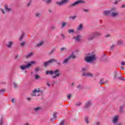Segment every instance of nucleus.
I'll list each match as a JSON object with an SVG mask.
<instances>
[{"mask_svg": "<svg viewBox=\"0 0 125 125\" xmlns=\"http://www.w3.org/2000/svg\"><path fill=\"white\" fill-rule=\"evenodd\" d=\"M119 120H120V115H116L112 117V122L113 124H114V125L117 124V123H119Z\"/></svg>", "mask_w": 125, "mask_h": 125, "instance_id": "6e6552de", "label": "nucleus"}, {"mask_svg": "<svg viewBox=\"0 0 125 125\" xmlns=\"http://www.w3.org/2000/svg\"><path fill=\"white\" fill-rule=\"evenodd\" d=\"M42 44H43V42H41L36 45V47H41Z\"/></svg>", "mask_w": 125, "mask_h": 125, "instance_id": "b1692460", "label": "nucleus"}, {"mask_svg": "<svg viewBox=\"0 0 125 125\" xmlns=\"http://www.w3.org/2000/svg\"><path fill=\"white\" fill-rule=\"evenodd\" d=\"M12 102L13 103H14V102H15V99H12Z\"/></svg>", "mask_w": 125, "mask_h": 125, "instance_id": "4d7b16f0", "label": "nucleus"}, {"mask_svg": "<svg viewBox=\"0 0 125 125\" xmlns=\"http://www.w3.org/2000/svg\"><path fill=\"white\" fill-rule=\"evenodd\" d=\"M35 15L36 17H37V18H41V17H42V14H41L39 12H36L35 14Z\"/></svg>", "mask_w": 125, "mask_h": 125, "instance_id": "6ab92c4d", "label": "nucleus"}, {"mask_svg": "<svg viewBox=\"0 0 125 125\" xmlns=\"http://www.w3.org/2000/svg\"><path fill=\"white\" fill-rule=\"evenodd\" d=\"M81 87H82V85H81L77 86V88H81Z\"/></svg>", "mask_w": 125, "mask_h": 125, "instance_id": "bf43d9fd", "label": "nucleus"}, {"mask_svg": "<svg viewBox=\"0 0 125 125\" xmlns=\"http://www.w3.org/2000/svg\"><path fill=\"white\" fill-rule=\"evenodd\" d=\"M118 44H122V43H123V41L122 40L118 41Z\"/></svg>", "mask_w": 125, "mask_h": 125, "instance_id": "4c0bfd02", "label": "nucleus"}, {"mask_svg": "<svg viewBox=\"0 0 125 125\" xmlns=\"http://www.w3.org/2000/svg\"><path fill=\"white\" fill-rule=\"evenodd\" d=\"M53 117L54 119H56V113L53 114Z\"/></svg>", "mask_w": 125, "mask_h": 125, "instance_id": "de8ad7c7", "label": "nucleus"}, {"mask_svg": "<svg viewBox=\"0 0 125 125\" xmlns=\"http://www.w3.org/2000/svg\"><path fill=\"white\" fill-rule=\"evenodd\" d=\"M67 50V48L66 47H62L61 48V51L63 52V51H66Z\"/></svg>", "mask_w": 125, "mask_h": 125, "instance_id": "7c9ffc66", "label": "nucleus"}, {"mask_svg": "<svg viewBox=\"0 0 125 125\" xmlns=\"http://www.w3.org/2000/svg\"><path fill=\"white\" fill-rule=\"evenodd\" d=\"M69 60H70L69 59V58L67 57L65 59L63 60V61L62 62V64H67L68 61H69Z\"/></svg>", "mask_w": 125, "mask_h": 125, "instance_id": "412c9836", "label": "nucleus"}, {"mask_svg": "<svg viewBox=\"0 0 125 125\" xmlns=\"http://www.w3.org/2000/svg\"><path fill=\"white\" fill-rule=\"evenodd\" d=\"M95 60H96V56L95 54L90 55L89 54L87 56L85 57V61L88 63H92Z\"/></svg>", "mask_w": 125, "mask_h": 125, "instance_id": "f03ea898", "label": "nucleus"}, {"mask_svg": "<svg viewBox=\"0 0 125 125\" xmlns=\"http://www.w3.org/2000/svg\"><path fill=\"white\" fill-rule=\"evenodd\" d=\"M65 123V121H61L60 125H64V123Z\"/></svg>", "mask_w": 125, "mask_h": 125, "instance_id": "a19ab883", "label": "nucleus"}, {"mask_svg": "<svg viewBox=\"0 0 125 125\" xmlns=\"http://www.w3.org/2000/svg\"><path fill=\"white\" fill-rule=\"evenodd\" d=\"M69 34H74L75 30L74 29H69L68 31Z\"/></svg>", "mask_w": 125, "mask_h": 125, "instance_id": "cd10ccee", "label": "nucleus"}, {"mask_svg": "<svg viewBox=\"0 0 125 125\" xmlns=\"http://www.w3.org/2000/svg\"><path fill=\"white\" fill-rule=\"evenodd\" d=\"M61 37L62 40H64V39H65V35H64V34H61Z\"/></svg>", "mask_w": 125, "mask_h": 125, "instance_id": "c03bdc74", "label": "nucleus"}, {"mask_svg": "<svg viewBox=\"0 0 125 125\" xmlns=\"http://www.w3.org/2000/svg\"><path fill=\"white\" fill-rule=\"evenodd\" d=\"M95 38V36L94 35V34H93V35H91L88 37V41H91L93 40Z\"/></svg>", "mask_w": 125, "mask_h": 125, "instance_id": "aec40b11", "label": "nucleus"}, {"mask_svg": "<svg viewBox=\"0 0 125 125\" xmlns=\"http://www.w3.org/2000/svg\"><path fill=\"white\" fill-rule=\"evenodd\" d=\"M119 80H121V81H125V79L124 78H122V76H120L119 77Z\"/></svg>", "mask_w": 125, "mask_h": 125, "instance_id": "f704fd0d", "label": "nucleus"}, {"mask_svg": "<svg viewBox=\"0 0 125 125\" xmlns=\"http://www.w3.org/2000/svg\"><path fill=\"white\" fill-rule=\"evenodd\" d=\"M70 0H61V1H57L56 3L57 5L59 6H62V5H64V4H66V3H68Z\"/></svg>", "mask_w": 125, "mask_h": 125, "instance_id": "0eeeda50", "label": "nucleus"}, {"mask_svg": "<svg viewBox=\"0 0 125 125\" xmlns=\"http://www.w3.org/2000/svg\"><path fill=\"white\" fill-rule=\"evenodd\" d=\"M71 18H72V19H73V20H75V19H76V18H77V16H74L72 17Z\"/></svg>", "mask_w": 125, "mask_h": 125, "instance_id": "a18cd8bd", "label": "nucleus"}, {"mask_svg": "<svg viewBox=\"0 0 125 125\" xmlns=\"http://www.w3.org/2000/svg\"><path fill=\"white\" fill-rule=\"evenodd\" d=\"M23 37H24V34H23L21 36V37H20V41H21V40H22Z\"/></svg>", "mask_w": 125, "mask_h": 125, "instance_id": "79ce46f5", "label": "nucleus"}, {"mask_svg": "<svg viewBox=\"0 0 125 125\" xmlns=\"http://www.w3.org/2000/svg\"><path fill=\"white\" fill-rule=\"evenodd\" d=\"M96 125H100V122H97Z\"/></svg>", "mask_w": 125, "mask_h": 125, "instance_id": "13d9d810", "label": "nucleus"}, {"mask_svg": "<svg viewBox=\"0 0 125 125\" xmlns=\"http://www.w3.org/2000/svg\"><path fill=\"white\" fill-rule=\"evenodd\" d=\"M13 83H14V87L15 88H16V87H17V84L15 82H14Z\"/></svg>", "mask_w": 125, "mask_h": 125, "instance_id": "58836bf2", "label": "nucleus"}, {"mask_svg": "<svg viewBox=\"0 0 125 125\" xmlns=\"http://www.w3.org/2000/svg\"><path fill=\"white\" fill-rule=\"evenodd\" d=\"M40 78H41V77L40 76H39L38 75H36L35 76V80H39V79H40Z\"/></svg>", "mask_w": 125, "mask_h": 125, "instance_id": "473e14b6", "label": "nucleus"}, {"mask_svg": "<svg viewBox=\"0 0 125 125\" xmlns=\"http://www.w3.org/2000/svg\"><path fill=\"white\" fill-rule=\"evenodd\" d=\"M83 11H84V12H88L89 10L88 9H83Z\"/></svg>", "mask_w": 125, "mask_h": 125, "instance_id": "49530a36", "label": "nucleus"}, {"mask_svg": "<svg viewBox=\"0 0 125 125\" xmlns=\"http://www.w3.org/2000/svg\"><path fill=\"white\" fill-rule=\"evenodd\" d=\"M34 110L35 112V113H38V112H40L41 110H42V107L41 106H37L34 108Z\"/></svg>", "mask_w": 125, "mask_h": 125, "instance_id": "f3484780", "label": "nucleus"}, {"mask_svg": "<svg viewBox=\"0 0 125 125\" xmlns=\"http://www.w3.org/2000/svg\"><path fill=\"white\" fill-rule=\"evenodd\" d=\"M0 11H1L2 13V14H5V12H4V10H3L2 9H0Z\"/></svg>", "mask_w": 125, "mask_h": 125, "instance_id": "ea45409f", "label": "nucleus"}, {"mask_svg": "<svg viewBox=\"0 0 125 125\" xmlns=\"http://www.w3.org/2000/svg\"><path fill=\"white\" fill-rule=\"evenodd\" d=\"M83 3H85V1L83 0H78L77 1H75L74 2L71 3L70 4L71 7H75L76 5H78V4H83Z\"/></svg>", "mask_w": 125, "mask_h": 125, "instance_id": "423d86ee", "label": "nucleus"}, {"mask_svg": "<svg viewBox=\"0 0 125 125\" xmlns=\"http://www.w3.org/2000/svg\"><path fill=\"white\" fill-rule=\"evenodd\" d=\"M100 83L101 84H103L104 83H105L103 82V79H101L100 80Z\"/></svg>", "mask_w": 125, "mask_h": 125, "instance_id": "e433bc0d", "label": "nucleus"}, {"mask_svg": "<svg viewBox=\"0 0 125 125\" xmlns=\"http://www.w3.org/2000/svg\"><path fill=\"white\" fill-rule=\"evenodd\" d=\"M51 29H55V25H53L51 26Z\"/></svg>", "mask_w": 125, "mask_h": 125, "instance_id": "603ef678", "label": "nucleus"}, {"mask_svg": "<svg viewBox=\"0 0 125 125\" xmlns=\"http://www.w3.org/2000/svg\"><path fill=\"white\" fill-rule=\"evenodd\" d=\"M13 44H14V42L9 41L6 44V46H7V47H8V48H11V47H12V45H13Z\"/></svg>", "mask_w": 125, "mask_h": 125, "instance_id": "ddd939ff", "label": "nucleus"}, {"mask_svg": "<svg viewBox=\"0 0 125 125\" xmlns=\"http://www.w3.org/2000/svg\"><path fill=\"white\" fill-rule=\"evenodd\" d=\"M48 11H49V12L50 13H51V12H52V10H50V9H49V10H48Z\"/></svg>", "mask_w": 125, "mask_h": 125, "instance_id": "680f3d73", "label": "nucleus"}, {"mask_svg": "<svg viewBox=\"0 0 125 125\" xmlns=\"http://www.w3.org/2000/svg\"><path fill=\"white\" fill-rule=\"evenodd\" d=\"M92 105V103L90 101H88L85 104V108H89L90 106Z\"/></svg>", "mask_w": 125, "mask_h": 125, "instance_id": "4468645a", "label": "nucleus"}, {"mask_svg": "<svg viewBox=\"0 0 125 125\" xmlns=\"http://www.w3.org/2000/svg\"><path fill=\"white\" fill-rule=\"evenodd\" d=\"M82 30H83V24L80 23L76 28V31L77 32H80L82 31Z\"/></svg>", "mask_w": 125, "mask_h": 125, "instance_id": "dca6fc26", "label": "nucleus"}, {"mask_svg": "<svg viewBox=\"0 0 125 125\" xmlns=\"http://www.w3.org/2000/svg\"><path fill=\"white\" fill-rule=\"evenodd\" d=\"M73 40H75L76 42H80L82 41V35H77L76 36L73 38Z\"/></svg>", "mask_w": 125, "mask_h": 125, "instance_id": "9b49d317", "label": "nucleus"}, {"mask_svg": "<svg viewBox=\"0 0 125 125\" xmlns=\"http://www.w3.org/2000/svg\"><path fill=\"white\" fill-rule=\"evenodd\" d=\"M31 98H27V100H28V101H31Z\"/></svg>", "mask_w": 125, "mask_h": 125, "instance_id": "864d4df0", "label": "nucleus"}, {"mask_svg": "<svg viewBox=\"0 0 125 125\" xmlns=\"http://www.w3.org/2000/svg\"><path fill=\"white\" fill-rule=\"evenodd\" d=\"M36 64V62L35 61H31L29 63H28L26 65L22 64L20 66V68L21 71H24L26 69H29L30 67L32 66V65Z\"/></svg>", "mask_w": 125, "mask_h": 125, "instance_id": "7ed1b4c3", "label": "nucleus"}, {"mask_svg": "<svg viewBox=\"0 0 125 125\" xmlns=\"http://www.w3.org/2000/svg\"><path fill=\"white\" fill-rule=\"evenodd\" d=\"M41 93L42 91H41V89H40V88H36L34 89V90L32 91L31 95L32 96H40Z\"/></svg>", "mask_w": 125, "mask_h": 125, "instance_id": "20e7f679", "label": "nucleus"}, {"mask_svg": "<svg viewBox=\"0 0 125 125\" xmlns=\"http://www.w3.org/2000/svg\"><path fill=\"white\" fill-rule=\"evenodd\" d=\"M117 3H118V1L116 0V1H115L114 4H117Z\"/></svg>", "mask_w": 125, "mask_h": 125, "instance_id": "69168bd1", "label": "nucleus"}, {"mask_svg": "<svg viewBox=\"0 0 125 125\" xmlns=\"http://www.w3.org/2000/svg\"><path fill=\"white\" fill-rule=\"evenodd\" d=\"M83 77H89L90 78H92L93 77V74L90 72L83 73L82 74Z\"/></svg>", "mask_w": 125, "mask_h": 125, "instance_id": "f8f14e48", "label": "nucleus"}, {"mask_svg": "<svg viewBox=\"0 0 125 125\" xmlns=\"http://www.w3.org/2000/svg\"><path fill=\"white\" fill-rule=\"evenodd\" d=\"M52 0H43V1H45V2H46V3H50V2H51V1Z\"/></svg>", "mask_w": 125, "mask_h": 125, "instance_id": "2f4dec72", "label": "nucleus"}, {"mask_svg": "<svg viewBox=\"0 0 125 125\" xmlns=\"http://www.w3.org/2000/svg\"><path fill=\"white\" fill-rule=\"evenodd\" d=\"M79 53V50L76 49L74 51L72 52L71 54L68 57L69 60L71 59H76L77 58V56L76 54H78Z\"/></svg>", "mask_w": 125, "mask_h": 125, "instance_id": "39448f33", "label": "nucleus"}, {"mask_svg": "<svg viewBox=\"0 0 125 125\" xmlns=\"http://www.w3.org/2000/svg\"><path fill=\"white\" fill-rule=\"evenodd\" d=\"M110 13H111V11H104V15H108Z\"/></svg>", "mask_w": 125, "mask_h": 125, "instance_id": "a878e982", "label": "nucleus"}, {"mask_svg": "<svg viewBox=\"0 0 125 125\" xmlns=\"http://www.w3.org/2000/svg\"><path fill=\"white\" fill-rule=\"evenodd\" d=\"M67 24L68 23L67 22H62V28H64V27H66V26H67Z\"/></svg>", "mask_w": 125, "mask_h": 125, "instance_id": "bb28decb", "label": "nucleus"}, {"mask_svg": "<svg viewBox=\"0 0 125 125\" xmlns=\"http://www.w3.org/2000/svg\"><path fill=\"white\" fill-rule=\"evenodd\" d=\"M88 69L87 68V67L82 68V71L83 72V73H86L85 72H87Z\"/></svg>", "mask_w": 125, "mask_h": 125, "instance_id": "4be33fe9", "label": "nucleus"}, {"mask_svg": "<svg viewBox=\"0 0 125 125\" xmlns=\"http://www.w3.org/2000/svg\"><path fill=\"white\" fill-rule=\"evenodd\" d=\"M111 16L112 17H116V16L119 15V13L117 12L116 8H113L110 10Z\"/></svg>", "mask_w": 125, "mask_h": 125, "instance_id": "9d476101", "label": "nucleus"}, {"mask_svg": "<svg viewBox=\"0 0 125 125\" xmlns=\"http://www.w3.org/2000/svg\"><path fill=\"white\" fill-rule=\"evenodd\" d=\"M31 56H33V53H30L29 54H27L26 56V58H30V57H31Z\"/></svg>", "mask_w": 125, "mask_h": 125, "instance_id": "c85d7f7f", "label": "nucleus"}, {"mask_svg": "<svg viewBox=\"0 0 125 125\" xmlns=\"http://www.w3.org/2000/svg\"><path fill=\"white\" fill-rule=\"evenodd\" d=\"M110 37V34H106L105 35V38H109Z\"/></svg>", "mask_w": 125, "mask_h": 125, "instance_id": "09e8293b", "label": "nucleus"}, {"mask_svg": "<svg viewBox=\"0 0 125 125\" xmlns=\"http://www.w3.org/2000/svg\"><path fill=\"white\" fill-rule=\"evenodd\" d=\"M30 3H31V1L29 2V3H27V6H30Z\"/></svg>", "mask_w": 125, "mask_h": 125, "instance_id": "e2e57ef3", "label": "nucleus"}, {"mask_svg": "<svg viewBox=\"0 0 125 125\" xmlns=\"http://www.w3.org/2000/svg\"><path fill=\"white\" fill-rule=\"evenodd\" d=\"M114 47H115V45H112L111 46V49H113V48H114Z\"/></svg>", "mask_w": 125, "mask_h": 125, "instance_id": "5fc2aeb1", "label": "nucleus"}, {"mask_svg": "<svg viewBox=\"0 0 125 125\" xmlns=\"http://www.w3.org/2000/svg\"><path fill=\"white\" fill-rule=\"evenodd\" d=\"M94 36H95V37H99V36H101V33L100 32H96L94 34Z\"/></svg>", "mask_w": 125, "mask_h": 125, "instance_id": "c756f323", "label": "nucleus"}, {"mask_svg": "<svg viewBox=\"0 0 125 125\" xmlns=\"http://www.w3.org/2000/svg\"><path fill=\"white\" fill-rule=\"evenodd\" d=\"M24 125H29L28 124H25Z\"/></svg>", "mask_w": 125, "mask_h": 125, "instance_id": "774afa93", "label": "nucleus"}, {"mask_svg": "<svg viewBox=\"0 0 125 125\" xmlns=\"http://www.w3.org/2000/svg\"><path fill=\"white\" fill-rule=\"evenodd\" d=\"M70 98H71V94H69L67 96V99H70Z\"/></svg>", "mask_w": 125, "mask_h": 125, "instance_id": "3c124183", "label": "nucleus"}, {"mask_svg": "<svg viewBox=\"0 0 125 125\" xmlns=\"http://www.w3.org/2000/svg\"><path fill=\"white\" fill-rule=\"evenodd\" d=\"M118 73H117V71H115L114 72V80H118L119 79V76Z\"/></svg>", "mask_w": 125, "mask_h": 125, "instance_id": "5701e85b", "label": "nucleus"}, {"mask_svg": "<svg viewBox=\"0 0 125 125\" xmlns=\"http://www.w3.org/2000/svg\"><path fill=\"white\" fill-rule=\"evenodd\" d=\"M4 8L6 12H10V11L11 10V8L8 7L7 4L4 6Z\"/></svg>", "mask_w": 125, "mask_h": 125, "instance_id": "2eb2a0df", "label": "nucleus"}, {"mask_svg": "<svg viewBox=\"0 0 125 125\" xmlns=\"http://www.w3.org/2000/svg\"><path fill=\"white\" fill-rule=\"evenodd\" d=\"M84 121H85V123H86V124H89V120H88V117H85L84 118Z\"/></svg>", "mask_w": 125, "mask_h": 125, "instance_id": "393cba45", "label": "nucleus"}, {"mask_svg": "<svg viewBox=\"0 0 125 125\" xmlns=\"http://www.w3.org/2000/svg\"><path fill=\"white\" fill-rule=\"evenodd\" d=\"M40 68L39 67H36L35 69V72L37 73V72H39V71L40 70Z\"/></svg>", "mask_w": 125, "mask_h": 125, "instance_id": "c9c22d12", "label": "nucleus"}, {"mask_svg": "<svg viewBox=\"0 0 125 125\" xmlns=\"http://www.w3.org/2000/svg\"><path fill=\"white\" fill-rule=\"evenodd\" d=\"M81 104H82V103H79L77 105H81Z\"/></svg>", "mask_w": 125, "mask_h": 125, "instance_id": "338daca9", "label": "nucleus"}, {"mask_svg": "<svg viewBox=\"0 0 125 125\" xmlns=\"http://www.w3.org/2000/svg\"><path fill=\"white\" fill-rule=\"evenodd\" d=\"M25 44H26V42H21V46H24V45H25Z\"/></svg>", "mask_w": 125, "mask_h": 125, "instance_id": "72a5a7b5", "label": "nucleus"}, {"mask_svg": "<svg viewBox=\"0 0 125 125\" xmlns=\"http://www.w3.org/2000/svg\"><path fill=\"white\" fill-rule=\"evenodd\" d=\"M121 65H122V66H125V62H122V63H121Z\"/></svg>", "mask_w": 125, "mask_h": 125, "instance_id": "8fccbe9b", "label": "nucleus"}, {"mask_svg": "<svg viewBox=\"0 0 125 125\" xmlns=\"http://www.w3.org/2000/svg\"><path fill=\"white\" fill-rule=\"evenodd\" d=\"M74 85H75V83H72L71 84V86H74Z\"/></svg>", "mask_w": 125, "mask_h": 125, "instance_id": "0e129e2a", "label": "nucleus"}, {"mask_svg": "<svg viewBox=\"0 0 125 125\" xmlns=\"http://www.w3.org/2000/svg\"><path fill=\"white\" fill-rule=\"evenodd\" d=\"M2 91L4 92V91H5V90L4 89H2V90H0V92H1Z\"/></svg>", "mask_w": 125, "mask_h": 125, "instance_id": "052dcab7", "label": "nucleus"}, {"mask_svg": "<svg viewBox=\"0 0 125 125\" xmlns=\"http://www.w3.org/2000/svg\"><path fill=\"white\" fill-rule=\"evenodd\" d=\"M114 125H123V123H121V122H119V123H117L116 124H114Z\"/></svg>", "mask_w": 125, "mask_h": 125, "instance_id": "37998d69", "label": "nucleus"}, {"mask_svg": "<svg viewBox=\"0 0 125 125\" xmlns=\"http://www.w3.org/2000/svg\"><path fill=\"white\" fill-rule=\"evenodd\" d=\"M46 84H47V85L48 86V87H49V86H50V84L49 83H46Z\"/></svg>", "mask_w": 125, "mask_h": 125, "instance_id": "6e6d98bb", "label": "nucleus"}, {"mask_svg": "<svg viewBox=\"0 0 125 125\" xmlns=\"http://www.w3.org/2000/svg\"><path fill=\"white\" fill-rule=\"evenodd\" d=\"M125 105H122L120 106V111L121 113H125Z\"/></svg>", "mask_w": 125, "mask_h": 125, "instance_id": "a211bd4d", "label": "nucleus"}, {"mask_svg": "<svg viewBox=\"0 0 125 125\" xmlns=\"http://www.w3.org/2000/svg\"><path fill=\"white\" fill-rule=\"evenodd\" d=\"M55 75L52 76V79H57L61 76V73L59 69H56L55 70L46 71V75Z\"/></svg>", "mask_w": 125, "mask_h": 125, "instance_id": "f257e3e1", "label": "nucleus"}, {"mask_svg": "<svg viewBox=\"0 0 125 125\" xmlns=\"http://www.w3.org/2000/svg\"><path fill=\"white\" fill-rule=\"evenodd\" d=\"M53 62H56V63H57L58 62V61L54 59L49 60V61L44 62V66L45 67H47V66H48L49 64H51V63H53Z\"/></svg>", "mask_w": 125, "mask_h": 125, "instance_id": "1a4fd4ad", "label": "nucleus"}]
</instances>
